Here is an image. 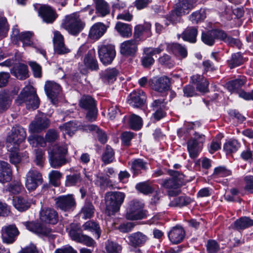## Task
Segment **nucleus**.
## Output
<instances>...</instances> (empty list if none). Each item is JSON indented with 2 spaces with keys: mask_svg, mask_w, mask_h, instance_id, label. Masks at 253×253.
<instances>
[{
  "mask_svg": "<svg viewBox=\"0 0 253 253\" xmlns=\"http://www.w3.org/2000/svg\"><path fill=\"white\" fill-rule=\"evenodd\" d=\"M68 152L67 146L64 144H57L48 149L51 167L58 169L67 163L65 156Z\"/></svg>",
  "mask_w": 253,
  "mask_h": 253,
  "instance_id": "1",
  "label": "nucleus"
},
{
  "mask_svg": "<svg viewBox=\"0 0 253 253\" xmlns=\"http://www.w3.org/2000/svg\"><path fill=\"white\" fill-rule=\"evenodd\" d=\"M19 105L25 103L28 109H36L39 105V99L32 86H26L21 91L16 100Z\"/></svg>",
  "mask_w": 253,
  "mask_h": 253,
  "instance_id": "2",
  "label": "nucleus"
},
{
  "mask_svg": "<svg viewBox=\"0 0 253 253\" xmlns=\"http://www.w3.org/2000/svg\"><path fill=\"white\" fill-rule=\"evenodd\" d=\"M125 195L121 192H109L106 194V213L110 216L118 212L124 202Z\"/></svg>",
  "mask_w": 253,
  "mask_h": 253,
  "instance_id": "3",
  "label": "nucleus"
},
{
  "mask_svg": "<svg viewBox=\"0 0 253 253\" xmlns=\"http://www.w3.org/2000/svg\"><path fill=\"white\" fill-rule=\"evenodd\" d=\"M85 25V23L81 19L78 13L67 15L62 24L63 28L74 36L79 34L84 29Z\"/></svg>",
  "mask_w": 253,
  "mask_h": 253,
  "instance_id": "4",
  "label": "nucleus"
},
{
  "mask_svg": "<svg viewBox=\"0 0 253 253\" xmlns=\"http://www.w3.org/2000/svg\"><path fill=\"white\" fill-rule=\"evenodd\" d=\"M26 137V131L23 127L18 126L13 127L11 133L6 139V146L7 151L18 148L19 144L24 141Z\"/></svg>",
  "mask_w": 253,
  "mask_h": 253,
  "instance_id": "5",
  "label": "nucleus"
},
{
  "mask_svg": "<svg viewBox=\"0 0 253 253\" xmlns=\"http://www.w3.org/2000/svg\"><path fill=\"white\" fill-rule=\"evenodd\" d=\"M169 45L164 42L160 44L156 48L147 47L145 48L143 50V53L141 59L142 65L145 68H149L155 62V60L153 58V56L160 54L164 51L166 47H168Z\"/></svg>",
  "mask_w": 253,
  "mask_h": 253,
  "instance_id": "6",
  "label": "nucleus"
},
{
  "mask_svg": "<svg viewBox=\"0 0 253 253\" xmlns=\"http://www.w3.org/2000/svg\"><path fill=\"white\" fill-rule=\"evenodd\" d=\"M204 135L195 132L194 136L187 142V149L190 157L196 158L201 151L205 142Z\"/></svg>",
  "mask_w": 253,
  "mask_h": 253,
  "instance_id": "7",
  "label": "nucleus"
},
{
  "mask_svg": "<svg viewBox=\"0 0 253 253\" xmlns=\"http://www.w3.org/2000/svg\"><path fill=\"white\" fill-rule=\"evenodd\" d=\"M144 205L141 202L133 200L130 202L127 209L126 218L128 220H138L144 217L145 214L143 208Z\"/></svg>",
  "mask_w": 253,
  "mask_h": 253,
  "instance_id": "8",
  "label": "nucleus"
},
{
  "mask_svg": "<svg viewBox=\"0 0 253 253\" xmlns=\"http://www.w3.org/2000/svg\"><path fill=\"white\" fill-rule=\"evenodd\" d=\"M98 53L100 61L104 65L111 63L116 56L115 46L111 44L99 45Z\"/></svg>",
  "mask_w": 253,
  "mask_h": 253,
  "instance_id": "9",
  "label": "nucleus"
},
{
  "mask_svg": "<svg viewBox=\"0 0 253 253\" xmlns=\"http://www.w3.org/2000/svg\"><path fill=\"white\" fill-rule=\"evenodd\" d=\"M25 178V186L29 191L35 190L42 181V174L34 169L28 171Z\"/></svg>",
  "mask_w": 253,
  "mask_h": 253,
  "instance_id": "10",
  "label": "nucleus"
},
{
  "mask_svg": "<svg viewBox=\"0 0 253 253\" xmlns=\"http://www.w3.org/2000/svg\"><path fill=\"white\" fill-rule=\"evenodd\" d=\"M178 173V171H172L171 173L172 177L163 180L161 183L163 187L170 190L169 192V195L170 196H176L180 193V190L178 189L180 185L179 181L175 177Z\"/></svg>",
  "mask_w": 253,
  "mask_h": 253,
  "instance_id": "11",
  "label": "nucleus"
},
{
  "mask_svg": "<svg viewBox=\"0 0 253 253\" xmlns=\"http://www.w3.org/2000/svg\"><path fill=\"white\" fill-rule=\"evenodd\" d=\"M56 206L65 211H73L76 207L75 199L72 195L59 196L55 199Z\"/></svg>",
  "mask_w": 253,
  "mask_h": 253,
  "instance_id": "12",
  "label": "nucleus"
},
{
  "mask_svg": "<svg viewBox=\"0 0 253 253\" xmlns=\"http://www.w3.org/2000/svg\"><path fill=\"white\" fill-rule=\"evenodd\" d=\"M1 234L2 241L6 244H11L14 242L19 234V231L14 225L4 226L2 227Z\"/></svg>",
  "mask_w": 253,
  "mask_h": 253,
  "instance_id": "13",
  "label": "nucleus"
},
{
  "mask_svg": "<svg viewBox=\"0 0 253 253\" xmlns=\"http://www.w3.org/2000/svg\"><path fill=\"white\" fill-rule=\"evenodd\" d=\"M127 238L128 240V244L134 248L143 246L149 240L146 234L140 231L129 234Z\"/></svg>",
  "mask_w": 253,
  "mask_h": 253,
  "instance_id": "14",
  "label": "nucleus"
},
{
  "mask_svg": "<svg viewBox=\"0 0 253 253\" xmlns=\"http://www.w3.org/2000/svg\"><path fill=\"white\" fill-rule=\"evenodd\" d=\"M49 120L44 115L37 116L35 120L29 126L30 130L32 132H39L49 126Z\"/></svg>",
  "mask_w": 253,
  "mask_h": 253,
  "instance_id": "15",
  "label": "nucleus"
},
{
  "mask_svg": "<svg viewBox=\"0 0 253 253\" xmlns=\"http://www.w3.org/2000/svg\"><path fill=\"white\" fill-rule=\"evenodd\" d=\"M40 220L45 223L56 224L58 220L57 212L53 209L44 208L40 212Z\"/></svg>",
  "mask_w": 253,
  "mask_h": 253,
  "instance_id": "16",
  "label": "nucleus"
},
{
  "mask_svg": "<svg viewBox=\"0 0 253 253\" xmlns=\"http://www.w3.org/2000/svg\"><path fill=\"white\" fill-rule=\"evenodd\" d=\"M44 90L47 97L53 104H55V99L61 90L60 85L53 81H47L44 85Z\"/></svg>",
  "mask_w": 253,
  "mask_h": 253,
  "instance_id": "17",
  "label": "nucleus"
},
{
  "mask_svg": "<svg viewBox=\"0 0 253 253\" xmlns=\"http://www.w3.org/2000/svg\"><path fill=\"white\" fill-rule=\"evenodd\" d=\"M33 35L31 32H24L20 33L18 29L13 28L12 30V38L13 41H21L24 47L31 46L33 44L31 39Z\"/></svg>",
  "mask_w": 253,
  "mask_h": 253,
  "instance_id": "18",
  "label": "nucleus"
},
{
  "mask_svg": "<svg viewBox=\"0 0 253 253\" xmlns=\"http://www.w3.org/2000/svg\"><path fill=\"white\" fill-rule=\"evenodd\" d=\"M149 83L152 88L158 92H165L169 88L170 81L169 79L166 76L161 77L159 79H152L149 81Z\"/></svg>",
  "mask_w": 253,
  "mask_h": 253,
  "instance_id": "19",
  "label": "nucleus"
},
{
  "mask_svg": "<svg viewBox=\"0 0 253 253\" xmlns=\"http://www.w3.org/2000/svg\"><path fill=\"white\" fill-rule=\"evenodd\" d=\"M138 41L133 39L127 40L121 44L120 52L126 56H133L137 49Z\"/></svg>",
  "mask_w": 253,
  "mask_h": 253,
  "instance_id": "20",
  "label": "nucleus"
},
{
  "mask_svg": "<svg viewBox=\"0 0 253 253\" xmlns=\"http://www.w3.org/2000/svg\"><path fill=\"white\" fill-rule=\"evenodd\" d=\"M151 24L149 23H145L136 26L133 33L134 38L137 40L140 39H145L151 36Z\"/></svg>",
  "mask_w": 253,
  "mask_h": 253,
  "instance_id": "21",
  "label": "nucleus"
},
{
  "mask_svg": "<svg viewBox=\"0 0 253 253\" xmlns=\"http://www.w3.org/2000/svg\"><path fill=\"white\" fill-rule=\"evenodd\" d=\"M23 224L27 229L37 234L48 236L51 232L50 229L39 222H24Z\"/></svg>",
  "mask_w": 253,
  "mask_h": 253,
  "instance_id": "22",
  "label": "nucleus"
},
{
  "mask_svg": "<svg viewBox=\"0 0 253 253\" xmlns=\"http://www.w3.org/2000/svg\"><path fill=\"white\" fill-rule=\"evenodd\" d=\"M145 100L146 96L144 92L141 90H138L130 94L128 102L134 107H139L144 103Z\"/></svg>",
  "mask_w": 253,
  "mask_h": 253,
  "instance_id": "23",
  "label": "nucleus"
},
{
  "mask_svg": "<svg viewBox=\"0 0 253 253\" xmlns=\"http://www.w3.org/2000/svg\"><path fill=\"white\" fill-rule=\"evenodd\" d=\"M185 236V231L180 226H176L169 232L168 237L170 242L177 244L180 243Z\"/></svg>",
  "mask_w": 253,
  "mask_h": 253,
  "instance_id": "24",
  "label": "nucleus"
},
{
  "mask_svg": "<svg viewBox=\"0 0 253 253\" xmlns=\"http://www.w3.org/2000/svg\"><path fill=\"white\" fill-rule=\"evenodd\" d=\"M39 13L46 23H52L56 18L55 11L48 5H44L42 6L39 10Z\"/></svg>",
  "mask_w": 253,
  "mask_h": 253,
  "instance_id": "25",
  "label": "nucleus"
},
{
  "mask_svg": "<svg viewBox=\"0 0 253 253\" xmlns=\"http://www.w3.org/2000/svg\"><path fill=\"white\" fill-rule=\"evenodd\" d=\"M12 171L9 164L0 161V182L5 183L11 180Z\"/></svg>",
  "mask_w": 253,
  "mask_h": 253,
  "instance_id": "26",
  "label": "nucleus"
},
{
  "mask_svg": "<svg viewBox=\"0 0 253 253\" xmlns=\"http://www.w3.org/2000/svg\"><path fill=\"white\" fill-rule=\"evenodd\" d=\"M105 25L102 23H96L90 28L89 37L93 40H98L102 37L106 31Z\"/></svg>",
  "mask_w": 253,
  "mask_h": 253,
  "instance_id": "27",
  "label": "nucleus"
},
{
  "mask_svg": "<svg viewBox=\"0 0 253 253\" xmlns=\"http://www.w3.org/2000/svg\"><path fill=\"white\" fill-rule=\"evenodd\" d=\"M153 110L155 111L153 113V116L155 120L159 121L164 118L166 115V113L163 110L165 107L164 99H156L154 101L152 104Z\"/></svg>",
  "mask_w": 253,
  "mask_h": 253,
  "instance_id": "28",
  "label": "nucleus"
},
{
  "mask_svg": "<svg viewBox=\"0 0 253 253\" xmlns=\"http://www.w3.org/2000/svg\"><path fill=\"white\" fill-rule=\"evenodd\" d=\"M191 81L196 85L198 91L202 92L208 91V83L203 76L198 74L193 75L191 77Z\"/></svg>",
  "mask_w": 253,
  "mask_h": 253,
  "instance_id": "29",
  "label": "nucleus"
},
{
  "mask_svg": "<svg viewBox=\"0 0 253 253\" xmlns=\"http://www.w3.org/2000/svg\"><path fill=\"white\" fill-rule=\"evenodd\" d=\"M194 7L193 2L191 0H179L176 5L175 9L180 15L189 13L190 10Z\"/></svg>",
  "mask_w": 253,
  "mask_h": 253,
  "instance_id": "30",
  "label": "nucleus"
},
{
  "mask_svg": "<svg viewBox=\"0 0 253 253\" xmlns=\"http://www.w3.org/2000/svg\"><path fill=\"white\" fill-rule=\"evenodd\" d=\"M96 8V13L104 17L110 13V7L105 0H93Z\"/></svg>",
  "mask_w": 253,
  "mask_h": 253,
  "instance_id": "31",
  "label": "nucleus"
},
{
  "mask_svg": "<svg viewBox=\"0 0 253 253\" xmlns=\"http://www.w3.org/2000/svg\"><path fill=\"white\" fill-rule=\"evenodd\" d=\"M115 29L122 37L127 38L131 36L132 28L129 24L118 22L116 24Z\"/></svg>",
  "mask_w": 253,
  "mask_h": 253,
  "instance_id": "32",
  "label": "nucleus"
},
{
  "mask_svg": "<svg viewBox=\"0 0 253 253\" xmlns=\"http://www.w3.org/2000/svg\"><path fill=\"white\" fill-rule=\"evenodd\" d=\"M31 203V201L21 197H16L13 199V206L20 211H23L28 209L30 207Z\"/></svg>",
  "mask_w": 253,
  "mask_h": 253,
  "instance_id": "33",
  "label": "nucleus"
},
{
  "mask_svg": "<svg viewBox=\"0 0 253 253\" xmlns=\"http://www.w3.org/2000/svg\"><path fill=\"white\" fill-rule=\"evenodd\" d=\"M12 74L18 79L25 80L28 77V67L23 64L16 65L13 69Z\"/></svg>",
  "mask_w": 253,
  "mask_h": 253,
  "instance_id": "34",
  "label": "nucleus"
},
{
  "mask_svg": "<svg viewBox=\"0 0 253 253\" xmlns=\"http://www.w3.org/2000/svg\"><path fill=\"white\" fill-rule=\"evenodd\" d=\"M198 34L197 29L194 27H187L182 33V38L183 40L191 43L196 42V37Z\"/></svg>",
  "mask_w": 253,
  "mask_h": 253,
  "instance_id": "35",
  "label": "nucleus"
},
{
  "mask_svg": "<svg viewBox=\"0 0 253 253\" xmlns=\"http://www.w3.org/2000/svg\"><path fill=\"white\" fill-rule=\"evenodd\" d=\"M245 80L244 79H237L229 82L226 84L228 90L231 92H236L239 94V92L243 91L240 90L245 84Z\"/></svg>",
  "mask_w": 253,
  "mask_h": 253,
  "instance_id": "36",
  "label": "nucleus"
},
{
  "mask_svg": "<svg viewBox=\"0 0 253 253\" xmlns=\"http://www.w3.org/2000/svg\"><path fill=\"white\" fill-rule=\"evenodd\" d=\"M85 129L92 132L94 134H96L98 140L101 143L104 144L107 142V137L106 133L100 129L97 126L89 125L85 127Z\"/></svg>",
  "mask_w": 253,
  "mask_h": 253,
  "instance_id": "37",
  "label": "nucleus"
},
{
  "mask_svg": "<svg viewBox=\"0 0 253 253\" xmlns=\"http://www.w3.org/2000/svg\"><path fill=\"white\" fill-rule=\"evenodd\" d=\"M79 106L82 109L87 110L96 106L95 101L90 96L83 95L80 100Z\"/></svg>",
  "mask_w": 253,
  "mask_h": 253,
  "instance_id": "38",
  "label": "nucleus"
},
{
  "mask_svg": "<svg viewBox=\"0 0 253 253\" xmlns=\"http://www.w3.org/2000/svg\"><path fill=\"white\" fill-rule=\"evenodd\" d=\"M93 50H89L87 52L84 59V64L87 68L96 70L98 69V64L96 60L93 58Z\"/></svg>",
  "mask_w": 253,
  "mask_h": 253,
  "instance_id": "39",
  "label": "nucleus"
},
{
  "mask_svg": "<svg viewBox=\"0 0 253 253\" xmlns=\"http://www.w3.org/2000/svg\"><path fill=\"white\" fill-rule=\"evenodd\" d=\"M11 100L8 93L0 92V113L6 111L10 106Z\"/></svg>",
  "mask_w": 253,
  "mask_h": 253,
  "instance_id": "40",
  "label": "nucleus"
},
{
  "mask_svg": "<svg viewBox=\"0 0 253 253\" xmlns=\"http://www.w3.org/2000/svg\"><path fill=\"white\" fill-rule=\"evenodd\" d=\"M168 45V47L165 49L167 50H170L175 54H179L183 58H185L187 55V52L186 48L178 43H172L169 44L166 43Z\"/></svg>",
  "mask_w": 253,
  "mask_h": 253,
  "instance_id": "41",
  "label": "nucleus"
},
{
  "mask_svg": "<svg viewBox=\"0 0 253 253\" xmlns=\"http://www.w3.org/2000/svg\"><path fill=\"white\" fill-rule=\"evenodd\" d=\"M168 45V47L165 49L167 50H170L175 54H179L183 58H185L187 55V52L186 48L178 43H172L169 44L166 43Z\"/></svg>",
  "mask_w": 253,
  "mask_h": 253,
  "instance_id": "42",
  "label": "nucleus"
},
{
  "mask_svg": "<svg viewBox=\"0 0 253 253\" xmlns=\"http://www.w3.org/2000/svg\"><path fill=\"white\" fill-rule=\"evenodd\" d=\"M238 229H244L253 226V220L247 216H243L237 219L234 223Z\"/></svg>",
  "mask_w": 253,
  "mask_h": 253,
  "instance_id": "43",
  "label": "nucleus"
},
{
  "mask_svg": "<svg viewBox=\"0 0 253 253\" xmlns=\"http://www.w3.org/2000/svg\"><path fill=\"white\" fill-rule=\"evenodd\" d=\"M128 124L131 129L138 130L142 126V119L138 115L132 114L129 117Z\"/></svg>",
  "mask_w": 253,
  "mask_h": 253,
  "instance_id": "44",
  "label": "nucleus"
},
{
  "mask_svg": "<svg viewBox=\"0 0 253 253\" xmlns=\"http://www.w3.org/2000/svg\"><path fill=\"white\" fill-rule=\"evenodd\" d=\"M84 230L94 232L97 238H99L100 236L101 231L99 225L95 222L89 220L86 222L83 226Z\"/></svg>",
  "mask_w": 253,
  "mask_h": 253,
  "instance_id": "45",
  "label": "nucleus"
},
{
  "mask_svg": "<svg viewBox=\"0 0 253 253\" xmlns=\"http://www.w3.org/2000/svg\"><path fill=\"white\" fill-rule=\"evenodd\" d=\"M69 234L71 239L77 242L83 235L82 233V230L80 225L76 223H73L71 225V229Z\"/></svg>",
  "mask_w": 253,
  "mask_h": 253,
  "instance_id": "46",
  "label": "nucleus"
},
{
  "mask_svg": "<svg viewBox=\"0 0 253 253\" xmlns=\"http://www.w3.org/2000/svg\"><path fill=\"white\" fill-rule=\"evenodd\" d=\"M131 169L134 174H137L141 170H146L147 163L142 159H137L132 161L131 163Z\"/></svg>",
  "mask_w": 253,
  "mask_h": 253,
  "instance_id": "47",
  "label": "nucleus"
},
{
  "mask_svg": "<svg viewBox=\"0 0 253 253\" xmlns=\"http://www.w3.org/2000/svg\"><path fill=\"white\" fill-rule=\"evenodd\" d=\"M105 249L107 253H121L122 247L118 243L108 240L105 243Z\"/></svg>",
  "mask_w": 253,
  "mask_h": 253,
  "instance_id": "48",
  "label": "nucleus"
},
{
  "mask_svg": "<svg viewBox=\"0 0 253 253\" xmlns=\"http://www.w3.org/2000/svg\"><path fill=\"white\" fill-rule=\"evenodd\" d=\"M244 60L241 54L239 52L232 55L231 58L228 60V63L230 68H233L242 64Z\"/></svg>",
  "mask_w": 253,
  "mask_h": 253,
  "instance_id": "49",
  "label": "nucleus"
},
{
  "mask_svg": "<svg viewBox=\"0 0 253 253\" xmlns=\"http://www.w3.org/2000/svg\"><path fill=\"white\" fill-rule=\"evenodd\" d=\"M118 72L116 69H108L105 70L103 76V80L108 83H112L116 79Z\"/></svg>",
  "mask_w": 253,
  "mask_h": 253,
  "instance_id": "50",
  "label": "nucleus"
},
{
  "mask_svg": "<svg viewBox=\"0 0 253 253\" xmlns=\"http://www.w3.org/2000/svg\"><path fill=\"white\" fill-rule=\"evenodd\" d=\"M191 202V199L187 196H181L175 198L169 204L172 207H183L187 205Z\"/></svg>",
  "mask_w": 253,
  "mask_h": 253,
  "instance_id": "51",
  "label": "nucleus"
},
{
  "mask_svg": "<svg viewBox=\"0 0 253 253\" xmlns=\"http://www.w3.org/2000/svg\"><path fill=\"white\" fill-rule=\"evenodd\" d=\"M240 147V144L235 139H231L226 142L224 145V150L227 153L236 152Z\"/></svg>",
  "mask_w": 253,
  "mask_h": 253,
  "instance_id": "52",
  "label": "nucleus"
},
{
  "mask_svg": "<svg viewBox=\"0 0 253 253\" xmlns=\"http://www.w3.org/2000/svg\"><path fill=\"white\" fill-rule=\"evenodd\" d=\"M82 180L81 174L79 173H76L73 174L67 175L66 178V185L72 186L80 183Z\"/></svg>",
  "mask_w": 253,
  "mask_h": 253,
  "instance_id": "53",
  "label": "nucleus"
},
{
  "mask_svg": "<svg viewBox=\"0 0 253 253\" xmlns=\"http://www.w3.org/2000/svg\"><path fill=\"white\" fill-rule=\"evenodd\" d=\"M206 17L205 10L200 9L193 12L189 17V19L193 23H198L205 19Z\"/></svg>",
  "mask_w": 253,
  "mask_h": 253,
  "instance_id": "54",
  "label": "nucleus"
},
{
  "mask_svg": "<svg viewBox=\"0 0 253 253\" xmlns=\"http://www.w3.org/2000/svg\"><path fill=\"white\" fill-rule=\"evenodd\" d=\"M94 212V207L90 203H86L81 211V214H83V217L84 219L91 218L93 216Z\"/></svg>",
  "mask_w": 253,
  "mask_h": 253,
  "instance_id": "55",
  "label": "nucleus"
},
{
  "mask_svg": "<svg viewBox=\"0 0 253 253\" xmlns=\"http://www.w3.org/2000/svg\"><path fill=\"white\" fill-rule=\"evenodd\" d=\"M24 189L21 183L19 181H14L8 184L6 190L13 194H18Z\"/></svg>",
  "mask_w": 253,
  "mask_h": 253,
  "instance_id": "56",
  "label": "nucleus"
},
{
  "mask_svg": "<svg viewBox=\"0 0 253 253\" xmlns=\"http://www.w3.org/2000/svg\"><path fill=\"white\" fill-rule=\"evenodd\" d=\"M114 159V153L112 148L107 145L105 150L102 156V160L105 164L111 163Z\"/></svg>",
  "mask_w": 253,
  "mask_h": 253,
  "instance_id": "57",
  "label": "nucleus"
},
{
  "mask_svg": "<svg viewBox=\"0 0 253 253\" xmlns=\"http://www.w3.org/2000/svg\"><path fill=\"white\" fill-rule=\"evenodd\" d=\"M215 37L213 30L208 31L207 33H203L202 34V40L204 43L209 45L212 46L215 42Z\"/></svg>",
  "mask_w": 253,
  "mask_h": 253,
  "instance_id": "58",
  "label": "nucleus"
},
{
  "mask_svg": "<svg viewBox=\"0 0 253 253\" xmlns=\"http://www.w3.org/2000/svg\"><path fill=\"white\" fill-rule=\"evenodd\" d=\"M207 251L208 253H217L220 250V246L214 240H209L206 245Z\"/></svg>",
  "mask_w": 253,
  "mask_h": 253,
  "instance_id": "59",
  "label": "nucleus"
},
{
  "mask_svg": "<svg viewBox=\"0 0 253 253\" xmlns=\"http://www.w3.org/2000/svg\"><path fill=\"white\" fill-rule=\"evenodd\" d=\"M61 176L62 173L60 171L55 170L51 171L48 174L49 181L54 186H57L59 185Z\"/></svg>",
  "mask_w": 253,
  "mask_h": 253,
  "instance_id": "60",
  "label": "nucleus"
},
{
  "mask_svg": "<svg viewBox=\"0 0 253 253\" xmlns=\"http://www.w3.org/2000/svg\"><path fill=\"white\" fill-rule=\"evenodd\" d=\"M60 129L64 134L72 136L76 130V126L74 122H69L61 126Z\"/></svg>",
  "mask_w": 253,
  "mask_h": 253,
  "instance_id": "61",
  "label": "nucleus"
},
{
  "mask_svg": "<svg viewBox=\"0 0 253 253\" xmlns=\"http://www.w3.org/2000/svg\"><path fill=\"white\" fill-rule=\"evenodd\" d=\"M18 148H14L12 151H8L9 152L10 162L16 165L19 163L21 160V157L18 153Z\"/></svg>",
  "mask_w": 253,
  "mask_h": 253,
  "instance_id": "62",
  "label": "nucleus"
},
{
  "mask_svg": "<svg viewBox=\"0 0 253 253\" xmlns=\"http://www.w3.org/2000/svg\"><path fill=\"white\" fill-rule=\"evenodd\" d=\"M231 174V170L224 167H218L214 169L213 175L215 177H226Z\"/></svg>",
  "mask_w": 253,
  "mask_h": 253,
  "instance_id": "63",
  "label": "nucleus"
},
{
  "mask_svg": "<svg viewBox=\"0 0 253 253\" xmlns=\"http://www.w3.org/2000/svg\"><path fill=\"white\" fill-rule=\"evenodd\" d=\"M136 189L144 194L152 193L153 188L146 182L138 183L135 186Z\"/></svg>",
  "mask_w": 253,
  "mask_h": 253,
  "instance_id": "64",
  "label": "nucleus"
}]
</instances>
